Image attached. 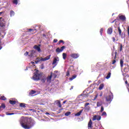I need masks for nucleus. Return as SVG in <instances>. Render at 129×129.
Wrapping results in <instances>:
<instances>
[{
  "label": "nucleus",
  "mask_w": 129,
  "mask_h": 129,
  "mask_svg": "<svg viewBox=\"0 0 129 129\" xmlns=\"http://www.w3.org/2000/svg\"><path fill=\"white\" fill-rule=\"evenodd\" d=\"M119 19L121 20V21H125V16L124 15H119Z\"/></svg>",
  "instance_id": "obj_9"
},
{
  "label": "nucleus",
  "mask_w": 129,
  "mask_h": 129,
  "mask_svg": "<svg viewBox=\"0 0 129 129\" xmlns=\"http://www.w3.org/2000/svg\"><path fill=\"white\" fill-rule=\"evenodd\" d=\"M37 92L35 90H32L30 92H29V95H33V94H35Z\"/></svg>",
  "instance_id": "obj_17"
},
{
  "label": "nucleus",
  "mask_w": 129,
  "mask_h": 129,
  "mask_svg": "<svg viewBox=\"0 0 129 129\" xmlns=\"http://www.w3.org/2000/svg\"><path fill=\"white\" fill-rule=\"evenodd\" d=\"M69 75H70V73L69 72V71H68L67 72V75L66 76H69Z\"/></svg>",
  "instance_id": "obj_43"
},
{
  "label": "nucleus",
  "mask_w": 129,
  "mask_h": 129,
  "mask_svg": "<svg viewBox=\"0 0 129 129\" xmlns=\"http://www.w3.org/2000/svg\"><path fill=\"white\" fill-rule=\"evenodd\" d=\"M0 99L1 100H7V98H6V97H5L4 96H2L0 97Z\"/></svg>",
  "instance_id": "obj_29"
},
{
  "label": "nucleus",
  "mask_w": 129,
  "mask_h": 129,
  "mask_svg": "<svg viewBox=\"0 0 129 129\" xmlns=\"http://www.w3.org/2000/svg\"><path fill=\"white\" fill-rule=\"evenodd\" d=\"M31 64H35V62L34 61H31Z\"/></svg>",
  "instance_id": "obj_61"
},
{
  "label": "nucleus",
  "mask_w": 129,
  "mask_h": 129,
  "mask_svg": "<svg viewBox=\"0 0 129 129\" xmlns=\"http://www.w3.org/2000/svg\"><path fill=\"white\" fill-rule=\"evenodd\" d=\"M52 75H53L54 78H57V74L54 73L52 74Z\"/></svg>",
  "instance_id": "obj_42"
},
{
  "label": "nucleus",
  "mask_w": 129,
  "mask_h": 129,
  "mask_svg": "<svg viewBox=\"0 0 129 129\" xmlns=\"http://www.w3.org/2000/svg\"><path fill=\"white\" fill-rule=\"evenodd\" d=\"M19 2H20V1H19V0H13V4L17 5H18Z\"/></svg>",
  "instance_id": "obj_25"
},
{
  "label": "nucleus",
  "mask_w": 129,
  "mask_h": 129,
  "mask_svg": "<svg viewBox=\"0 0 129 129\" xmlns=\"http://www.w3.org/2000/svg\"><path fill=\"white\" fill-rule=\"evenodd\" d=\"M45 114H50V113H49L48 112H46L45 113Z\"/></svg>",
  "instance_id": "obj_64"
},
{
  "label": "nucleus",
  "mask_w": 129,
  "mask_h": 129,
  "mask_svg": "<svg viewBox=\"0 0 129 129\" xmlns=\"http://www.w3.org/2000/svg\"><path fill=\"white\" fill-rule=\"evenodd\" d=\"M120 64L121 68L123 67V60L122 59L120 60Z\"/></svg>",
  "instance_id": "obj_28"
},
{
  "label": "nucleus",
  "mask_w": 129,
  "mask_h": 129,
  "mask_svg": "<svg viewBox=\"0 0 129 129\" xmlns=\"http://www.w3.org/2000/svg\"><path fill=\"white\" fill-rule=\"evenodd\" d=\"M3 14H4V12H0V16H1V15H3Z\"/></svg>",
  "instance_id": "obj_60"
},
{
  "label": "nucleus",
  "mask_w": 129,
  "mask_h": 129,
  "mask_svg": "<svg viewBox=\"0 0 129 129\" xmlns=\"http://www.w3.org/2000/svg\"><path fill=\"white\" fill-rule=\"evenodd\" d=\"M6 108V104L5 103H2L0 106V111H2L3 109Z\"/></svg>",
  "instance_id": "obj_10"
},
{
  "label": "nucleus",
  "mask_w": 129,
  "mask_h": 129,
  "mask_svg": "<svg viewBox=\"0 0 129 129\" xmlns=\"http://www.w3.org/2000/svg\"><path fill=\"white\" fill-rule=\"evenodd\" d=\"M41 45L39 44L38 45H35L34 46V48L35 50L38 51V52H41Z\"/></svg>",
  "instance_id": "obj_7"
},
{
  "label": "nucleus",
  "mask_w": 129,
  "mask_h": 129,
  "mask_svg": "<svg viewBox=\"0 0 129 129\" xmlns=\"http://www.w3.org/2000/svg\"><path fill=\"white\" fill-rule=\"evenodd\" d=\"M29 57H33V52H31L29 55H28Z\"/></svg>",
  "instance_id": "obj_47"
},
{
  "label": "nucleus",
  "mask_w": 129,
  "mask_h": 129,
  "mask_svg": "<svg viewBox=\"0 0 129 129\" xmlns=\"http://www.w3.org/2000/svg\"><path fill=\"white\" fill-rule=\"evenodd\" d=\"M101 119V116L100 115H94L93 117L92 120H100Z\"/></svg>",
  "instance_id": "obj_5"
},
{
  "label": "nucleus",
  "mask_w": 129,
  "mask_h": 129,
  "mask_svg": "<svg viewBox=\"0 0 129 129\" xmlns=\"http://www.w3.org/2000/svg\"><path fill=\"white\" fill-rule=\"evenodd\" d=\"M19 106H20V107H24V108H25V107H26V104L23 103H21L20 104Z\"/></svg>",
  "instance_id": "obj_24"
},
{
  "label": "nucleus",
  "mask_w": 129,
  "mask_h": 129,
  "mask_svg": "<svg viewBox=\"0 0 129 129\" xmlns=\"http://www.w3.org/2000/svg\"><path fill=\"white\" fill-rule=\"evenodd\" d=\"M57 106H58L59 108L62 107V105H61V102H60V101H58L57 102Z\"/></svg>",
  "instance_id": "obj_32"
},
{
  "label": "nucleus",
  "mask_w": 129,
  "mask_h": 129,
  "mask_svg": "<svg viewBox=\"0 0 129 129\" xmlns=\"http://www.w3.org/2000/svg\"><path fill=\"white\" fill-rule=\"evenodd\" d=\"M0 22L1 26L4 27V26H5L6 24V22H5V20L4 19V18H3V17H0Z\"/></svg>",
  "instance_id": "obj_8"
},
{
  "label": "nucleus",
  "mask_w": 129,
  "mask_h": 129,
  "mask_svg": "<svg viewBox=\"0 0 129 129\" xmlns=\"http://www.w3.org/2000/svg\"><path fill=\"white\" fill-rule=\"evenodd\" d=\"M66 47L65 46H62L61 48H60V50L62 51H63V50H64V49H65Z\"/></svg>",
  "instance_id": "obj_41"
},
{
  "label": "nucleus",
  "mask_w": 129,
  "mask_h": 129,
  "mask_svg": "<svg viewBox=\"0 0 129 129\" xmlns=\"http://www.w3.org/2000/svg\"><path fill=\"white\" fill-rule=\"evenodd\" d=\"M103 110H104V108H103V106H102L101 107L100 112H103Z\"/></svg>",
  "instance_id": "obj_39"
},
{
  "label": "nucleus",
  "mask_w": 129,
  "mask_h": 129,
  "mask_svg": "<svg viewBox=\"0 0 129 129\" xmlns=\"http://www.w3.org/2000/svg\"><path fill=\"white\" fill-rule=\"evenodd\" d=\"M120 51L121 52L122 51V44H120Z\"/></svg>",
  "instance_id": "obj_38"
},
{
  "label": "nucleus",
  "mask_w": 129,
  "mask_h": 129,
  "mask_svg": "<svg viewBox=\"0 0 129 129\" xmlns=\"http://www.w3.org/2000/svg\"><path fill=\"white\" fill-rule=\"evenodd\" d=\"M102 105V101H99L97 102V106L99 107Z\"/></svg>",
  "instance_id": "obj_20"
},
{
  "label": "nucleus",
  "mask_w": 129,
  "mask_h": 129,
  "mask_svg": "<svg viewBox=\"0 0 129 129\" xmlns=\"http://www.w3.org/2000/svg\"><path fill=\"white\" fill-rule=\"evenodd\" d=\"M73 87H74L73 86H72L71 88L70 89V90H71L73 88Z\"/></svg>",
  "instance_id": "obj_63"
},
{
  "label": "nucleus",
  "mask_w": 129,
  "mask_h": 129,
  "mask_svg": "<svg viewBox=\"0 0 129 129\" xmlns=\"http://www.w3.org/2000/svg\"><path fill=\"white\" fill-rule=\"evenodd\" d=\"M66 102H67V100L64 101L63 102V104H65V103H66Z\"/></svg>",
  "instance_id": "obj_58"
},
{
  "label": "nucleus",
  "mask_w": 129,
  "mask_h": 129,
  "mask_svg": "<svg viewBox=\"0 0 129 129\" xmlns=\"http://www.w3.org/2000/svg\"><path fill=\"white\" fill-rule=\"evenodd\" d=\"M114 54H115V56H114V59H116V55H117V51H116V50L115 51Z\"/></svg>",
  "instance_id": "obj_36"
},
{
  "label": "nucleus",
  "mask_w": 129,
  "mask_h": 129,
  "mask_svg": "<svg viewBox=\"0 0 129 129\" xmlns=\"http://www.w3.org/2000/svg\"><path fill=\"white\" fill-rule=\"evenodd\" d=\"M116 62V60H115V59H114L112 61V64L113 65V64H115Z\"/></svg>",
  "instance_id": "obj_40"
},
{
  "label": "nucleus",
  "mask_w": 129,
  "mask_h": 129,
  "mask_svg": "<svg viewBox=\"0 0 129 129\" xmlns=\"http://www.w3.org/2000/svg\"><path fill=\"white\" fill-rule=\"evenodd\" d=\"M118 32L119 33V36H121V29H120V27H118Z\"/></svg>",
  "instance_id": "obj_27"
},
{
  "label": "nucleus",
  "mask_w": 129,
  "mask_h": 129,
  "mask_svg": "<svg viewBox=\"0 0 129 129\" xmlns=\"http://www.w3.org/2000/svg\"><path fill=\"white\" fill-rule=\"evenodd\" d=\"M100 33L101 35H102V33H103V28H101V29L100 30Z\"/></svg>",
  "instance_id": "obj_37"
},
{
  "label": "nucleus",
  "mask_w": 129,
  "mask_h": 129,
  "mask_svg": "<svg viewBox=\"0 0 129 129\" xmlns=\"http://www.w3.org/2000/svg\"><path fill=\"white\" fill-rule=\"evenodd\" d=\"M41 76H42V75L41 74L36 73L33 76V79L34 80H35L36 81H38L40 80V78H41Z\"/></svg>",
  "instance_id": "obj_3"
},
{
  "label": "nucleus",
  "mask_w": 129,
  "mask_h": 129,
  "mask_svg": "<svg viewBox=\"0 0 129 129\" xmlns=\"http://www.w3.org/2000/svg\"><path fill=\"white\" fill-rule=\"evenodd\" d=\"M103 87H104V85H103V84H100L99 87V90H102Z\"/></svg>",
  "instance_id": "obj_21"
},
{
  "label": "nucleus",
  "mask_w": 129,
  "mask_h": 129,
  "mask_svg": "<svg viewBox=\"0 0 129 129\" xmlns=\"http://www.w3.org/2000/svg\"><path fill=\"white\" fill-rule=\"evenodd\" d=\"M10 16L11 17H13V16H15V12H14V11H11L10 12Z\"/></svg>",
  "instance_id": "obj_30"
},
{
  "label": "nucleus",
  "mask_w": 129,
  "mask_h": 129,
  "mask_svg": "<svg viewBox=\"0 0 129 129\" xmlns=\"http://www.w3.org/2000/svg\"><path fill=\"white\" fill-rule=\"evenodd\" d=\"M96 98H97V95H96L95 96V98L94 99V100H95L96 99Z\"/></svg>",
  "instance_id": "obj_54"
},
{
  "label": "nucleus",
  "mask_w": 129,
  "mask_h": 129,
  "mask_svg": "<svg viewBox=\"0 0 129 129\" xmlns=\"http://www.w3.org/2000/svg\"><path fill=\"white\" fill-rule=\"evenodd\" d=\"M111 55H112V56H113L114 55V52H112Z\"/></svg>",
  "instance_id": "obj_59"
},
{
  "label": "nucleus",
  "mask_w": 129,
  "mask_h": 129,
  "mask_svg": "<svg viewBox=\"0 0 129 129\" xmlns=\"http://www.w3.org/2000/svg\"><path fill=\"white\" fill-rule=\"evenodd\" d=\"M67 57V54L66 53H62V58L63 60H66V57Z\"/></svg>",
  "instance_id": "obj_22"
},
{
  "label": "nucleus",
  "mask_w": 129,
  "mask_h": 129,
  "mask_svg": "<svg viewBox=\"0 0 129 129\" xmlns=\"http://www.w3.org/2000/svg\"><path fill=\"white\" fill-rule=\"evenodd\" d=\"M27 30L28 31V32H32L33 31H34V29H27Z\"/></svg>",
  "instance_id": "obj_45"
},
{
  "label": "nucleus",
  "mask_w": 129,
  "mask_h": 129,
  "mask_svg": "<svg viewBox=\"0 0 129 129\" xmlns=\"http://www.w3.org/2000/svg\"><path fill=\"white\" fill-rule=\"evenodd\" d=\"M61 43H64V41H63L62 40H59L58 43V45H60V44H61Z\"/></svg>",
  "instance_id": "obj_35"
},
{
  "label": "nucleus",
  "mask_w": 129,
  "mask_h": 129,
  "mask_svg": "<svg viewBox=\"0 0 129 129\" xmlns=\"http://www.w3.org/2000/svg\"><path fill=\"white\" fill-rule=\"evenodd\" d=\"M127 33H128V36L129 37V26L127 27Z\"/></svg>",
  "instance_id": "obj_52"
},
{
  "label": "nucleus",
  "mask_w": 129,
  "mask_h": 129,
  "mask_svg": "<svg viewBox=\"0 0 129 129\" xmlns=\"http://www.w3.org/2000/svg\"><path fill=\"white\" fill-rule=\"evenodd\" d=\"M88 127H90V128H91L92 127V121L91 120V119H90V121L88 123Z\"/></svg>",
  "instance_id": "obj_14"
},
{
  "label": "nucleus",
  "mask_w": 129,
  "mask_h": 129,
  "mask_svg": "<svg viewBox=\"0 0 129 129\" xmlns=\"http://www.w3.org/2000/svg\"><path fill=\"white\" fill-rule=\"evenodd\" d=\"M58 42V40L57 39H54L53 40V43H57Z\"/></svg>",
  "instance_id": "obj_46"
},
{
  "label": "nucleus",
  "mask_w": 129,
  "mask_h": 129,
  "mask_svg": "<svg viewBox=\"0 0 129 129\" xmlns=\"http://www.w3.org/2000/svg\"><path fill=\"white\" fill-rule=\"evenodd\" d=\"M76 77H77V76L76 75H75L73 76L72 78H70L69 80H70L71 81H72V80H73V79H75Z\"/></svg>",
  "instance_id": "obj_19"
},
{
  "label": "nucleus",
  "mask_w": 129,
  "mask_h": 129,
  "mask_svg": "<svg viewBox=\"0 0 129 129\" xmlns=\"http://www.w3.org/2000/svg\"><path fill=\"white\" fill-rule=\"evenodd\" d=\"M116 21V19H115L114 20H113L111 23V24H113V23H114V22Z\"/></svg>",
  "instance_id": "obj_56"
},
{
  "label": "nucleus",
  "mask_w": 129,
  "mask_h": 129,
  "mask_svg": "<svg viewBox=\"0 0 129 129\" xmlns=\"http://www.w3.org/2000/svg\"><path fill=\"white\" fill-rule=\"evenodd\" d=\"M51 57V55H48L46 57L43 58L42 57H38L37 58V60H38L39 62L42 61L43 62L44 61H47V60H49L50 58Z\"/></svg>",
  "instance_id": "obj_2"
},
{
  "label": "nucleus",
  "mask_w": 129,
  "mask_h": 129,
  "mask_svg": "<svg viewBox=\"0 0 129 129\" xmlns=\"http://www.w3.org/2000/svg\"><path fill=\"white\" fill-rule=\"evenodd\" d=\"M24 122H21V124L22 127L25 129H29L34 125V120L32 118H29L28 119H25Z\"/></svg>",
  "instance_id": "obj_1"
},
{
  "label": "nucleus",
  "mask_w": 129,
  "mask_h": 129,
  "mask_svg": "<svg viewBox=\"0 0 129 129\" xmlns=\"http://www.w3.org/2000/svg\"><path fill=\"white\" fill-rule=\"evenodd\" d=\"M30 111H35V109H30V110H29Z\"/></svg>",
  "instance_id": "obj_53"
},
{
  "label": "nucleus",
  "mask_w": 129,
  "mask_h": 129,
  "mask_svg": "<svg viewBox=\"0 0 129 129\" xmlns=\"http://www.w3.org/2000/svg\"><path fill=\"white\" fill-rule=\"evenodd\" d=\"M89 105V103H86L85 104V107L88 106Z\"/></svg>",
  "instance_id": "obj_49"
},
{
  "label": "nucleus",
  "mask_w": 129,
  "mask_h": 129,
  "mask_svg": "<svg viewBox=\"0 0 129 129\" xmlns=\"http://www.w3.org/2000/svg\"><path fill=\"white\" fill-rule=\"evenodd\" d=\"M41 82H42V83H45V82H46V78H43L41 80Z\"/></svg>",
  "instance_id": "obj_33"
},
{
  "label": "nucleus",
  "mask_w": 129,
  "mask_h": 129,
  "mask_svg": "<svg viewBox=\"0 0 129 129\" xmlns=\"http://www.w3.org/2000/svg\"><path fill=\"white\" fill-rule=\"evenodd\" d=\"M53 77V72L50 73V75L48 76L47 78V82L49 84L51 83V81H52V77Z\"/></svg>",
  "instance_id": "obj_4"
},
{
  "label": "nucleus",
  "mask_w": 129,
  "mask_h": 129,
  "mask_svg": "<svg viewBox=\"0 0 129 129\" xmlns=\"http://www.w3.org/2000/svg\"><path fill=\"white\" fill-rule=\"evenodd\" d=\"M25 56H28L29 55V52L26 51L24 53Z\"/></svg>",
  "instance_id": "obj_44"
},
{
  "label": "nucleus",
  "mask_w": 129,
  "mask_h": 129,
  "mask_svg": "<svg viewBox=\"0 0 129 129\" xmlns=\"http://www.w3.org/2000/svg\"><path fill=\"white\" fill-rule=\"evenodd\" d=\"M83 111V109L81 110L79 112L75 114V116H80Z\"/></svg>",
  "instance_id": "obj_13"
},
{
  "label": "nucleus",
  "mask_w": 129,
  "mask_h": 129,
  "mask_svg": "<svg viewBox=\"0 0 129 129\" xmlns=\"http://www.w3.org/2000/svg\"><path fill=\"white\" fill-rule=\"evenodd\" d=\"M35 62L36 64H38V63H39V60H36Z\"/></svg>",
  "instance_id": "obj_55"
},
{
  "label": "nucleus",
  "mask_w": 129,
  "mask_h": 129,
  "mask_svg": "<svg viewBox=\"0 0 129 129\" xmlns=\"http://www.w3.org/2000/svg\"><path fill=\"white\" fill-rule=\"evenodd\" d=\"M112 99V97H111V96L108 95L106 97V101H111V100Z\"/></svg>",
  "instance_id": "obj_12"
},
{
  "label": "nucleus",
  "mask_w": 129,
  "mask_h": 129,
  "mask_svg": "<svg viewBox=\"0 0 129 129\" xmlns=\"http://www.w3.org/2000/svg\"><path fill=\"white\" fill-rule=\"evenodd\" d=\"M41 69H44V64L41 65Z\"/></svg>",
  "instance_id": "obj_50"
},
{
  "label": "nucleus",
  "mask_w": 129,
  "mask_h": 129,
  "mask_svg": "<svg viewBox=\"0 0 129 129\" xmlns=\"http://www.w3.org/2000/svg\"><path fill=\"white\" fill-rule=\"evenodd\" d=\"M42 36H43V37H46V34H42Z\"/></svg>",
  "instance_id": "obj_57"
},
{
  "label": "nucleus",
  "mask_w": 129,
  "mask_h": 129,
  "mask_svg": "<svg viewBox=\"0 0 129 129\" xmlns=\"http://www.w3.org/2000/svg\"><path fill=\"white\" fill-rule=\"evenodd\" d=\"M55 51L56 53H60V52H62V50H61V49H60V48L57 47Z\"/></svg>",
  "instance_id": "obj_23"
},
{
  "label": "nucleus",
  "mask_w": 129,
  "mask_h": 129,
  "mask_svg": "<svg viewBox=\"0 0 129 129\" xmlns=\"http://www.w3.org/2000/svg\"><path fill=\"white\" fill-rule=\"evenodd\" d=\"M107 34H109V35H111L112 34V28L110 27L107 30Z\"/></svg>",
  "instance_id": "obj_11"
},
{
  "label": "nucleus",
  "mask_w": 129,
  "mask_h": 129,
  "mask_svg": "<svg viewBox=\"0 0 129 129\" xmlns=\"http://www.w3.org/2000/svg\"><path fill=\"white\" fill-rule=\"evenodd\" d=\"M111 76V73H109L107 76L106 77V79H109L110 78V76Z\"/></svg>",
  "instance_id": "obj_26"
},
{
  "label": "nucleus",
  "mask_w": 129,
  "mask_h": 129,
  "mask_svg": "<svg viewBox=\"0 0 129 129\" xmlns=\"http://www.w3.org/2000/svg\"><path fill=\"white\" fill-rule=\"evenodd\" d=\"M9 103H10V104H12V105H15V104H16V103H17V102L16 101L10 100L9 101Z\"/></svg>",
  "instance_id": "obj_15"
},
{
  "label": "nucleus",
  "mask_w": 129,
  "mask_h": 129,
  "mask_svg": "<svg viewBox=\"0 0 129 129\" xmlns=\"http://www.w3.org/2000/svg\"><path fill=\"white\" fill-rule=\"evenodd\" d=\"M104 115L105 116H106V115H107L106 112H105V111L103 112V113H102V116H103Z\"/></svg>",
  "instance_id": "obj_34"
},
{
  "label": "nucleus",
  "mask_w": 129,
  "mask_h": 129,
  "mask_svg": "<svg viewBox=\"0 0 129 129\" xmlns=\"http://www.w3.org/2000/svg\"><path fill=\"white\" fill-rule=\"evenodd\" d=\"M112 39L113 42H115V38L112 37Z\"/></svg>",
  "instance_id": "obj_51"
},
{
  "label": "nucleus",
  "mask_w": 129,
  "mask_h": 129,
  "mask_svg": "<svg viewBox=\"0 0 129 129\" xmlns=\"http://www.w3.org/2000/svg\"><path fill=\"white\" fill-rule=\"evenodd\" d=\"M57 59H59L58 57H54V59H53V61L52 62V64L54 65V64H56V63H57V61H58V60Z\"/></svg>",
  "instance_id": "obj_16"
},
{
  "label": "nucleus",
  "mask_w": 129,
  "mask_h": 129,
  "mask_svg": "<svg viewBox=\"0 0 129 129\" xmlns=\"http://www.w3.org/2000/svg\"><path fill=\"white\" fill-rule=\"evenodd\" d=\"M85 111H87V112H88V111L90 110V107H89V106L85 107Z\"/></svg>",
  "instance_id": "obj_18"
},
{
  "label": "nucleus",
  "mask_w": 129,
  "mask_h": 129,
  "mask_svg": "<svg viewBox=\"0 0 129 129\" xmlns=\"http://www.w3.org/2000/svg\"><path fill=\"white\" fill-rule=\"evenodd\" d=\"M54 73H58V71H55Z\"/></svg>",
  "instance_id": "obj_62"
},
{
  "label": "nucleus",
  "mask_w": 129,
  "mask_h": 129,
  "mask_svg": "<svg viewBox=\"0 0 129 129\" xmlns=\"http://www.w3.org/2000/svg\"><path fill=\"white\" fill-rule=\"evenodd\" d=\"M71 57L74 59H77L79 57V54L78 53H72L71 54Z\"/></svg>",
  "instance_id": "obj_6"
},
{
  "label": "nucleus",
  "mask_w": 129,
  "mask_h": 129,
  "mask_svg": "<svg viewBox=\"0 0 129 129\" xmlns=\"http://www.w3.org/2000/svg\"><path fill=\"white\" fill-rule=\"evenodd\" d=\"M70 114H71V112H67L64 114V115L66 116H69V115H70Z\"/></svg>",
  "instance_id": "obj_31"
},
{
  "label": "nucleus",
  "mask_w": 129,
  "mask_h": 129,
  "mask_svg": "<svg viewBox=\"0 0 129 129\" xmlns=\"http://www.w3.org/2000/svg\"><path fill=\"white\" fill-rule=\"evenodd\" d=\"M13 114H15L14 113H9L7 114V115H13Z\"/></svg>",
  "instance_id": "obj_48"
}]
</instances>
